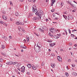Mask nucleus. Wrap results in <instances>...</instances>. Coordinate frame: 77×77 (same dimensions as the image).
Returning a JSON list of instances; mask_svg holds the SVG:
<instances>
[{
  "instance_id": "40",
  "label": "nucleus",
  "mask_w": 77,
  "mask_h": 77,
  "mask_svg": "<svg viewBox=\"0 0 77 77\" xmlns=\"http://www.w3.org/2000/svg\"><path fill=\"white\" fill-rule=\"evenodd\" d=\"M15 55L16 56H17V57H19V56H20V55H19V54H18V55L17 54H15Z\"/></svg>"
},
{
  "instance_id": "41",
  "label": "nucleus",
  "mask_w": 77,
  "mask_h": 77,
  "mask_svg": "<svg viewBox=\"0 0 77 77\" xmlns=\"http://www.w3.org/2000/svg\"><path fill=\"white\" fill-rule=\"evenodd\" d=\"M69 46H71V45H72V43H70L69 44Z\"/></svg>"
},
{
  "instance_id": "28",
  "label": "nucleus",
  "mask_w": 77,
  "mask_h": 77,
  "mask_svg": "<svg viewBox=\"0 0 77 77\" xmlns=\"http://www.w3.org/2000/svg\"><path fill=\"white\" fill-rule=\"evenodd\" d=\"M21 69H25V67L24 66H23L21 68Z\"/></svg>"
},
{
  "instance_id": "60",
  "label": "nucleus",
  "mask_w": 77,
  "mask_h": 77,
  "mask_svg": "<svg viewBox=\"0 0 77 77\" xmlns=\"http://www.w3.org/2000/svg\"><path fill=\"white\" fill-rule=\"evenodd\" d=\"M34 34L35 35H36V36H38V34H36V33H34Z\"/></svg>"
},
{
  "instance_id": "13",
  "label": "nucleus",
  "mask_w": 77,
  "mask_h": 77,
  "mask_svg": "<svg viewBox=\"0 0 77 77\" xmlns=\"http://www.w3.org/2000/svg\"><path fill=\"white\" fill-rule=\"evenodd\" d=\"M29 15L30 17H32V16H33V12H30L29 13Z\"/></svg>"
},
{
  "instance_id": "15",
  "label": "nucleus",
  "mask_w": 77,
  "mask_h": 77,
  "mask_svg": "<svg viewBox=\"0 0 77 77\" xmlns=\"http://www.w3.org/2000/svg\"><path fill=\"white\" fill-rule=\"evenodd\" d=\"M24 22L22 23L21 22H19V25H24Z\"/></svg>"
},
{
  "instance_id": "1",
  "label": "nucleus",
  "mask_w": 77,
  "mask_h": 77,
  "mask_svg": "<svg viewBox=\"0 0 77 77\" xmlns=\"http://www.w3.org/2000/svg\"><path fill=\"white\" fill-rule=\"evenodd\" d=\"M32 11L34 13L36 12V13H35V15H38V18H39V19H41V17H42L41 16V12L39 13L36 12V11H37L36 10V6H35V5H34L32 6Z\"/></svg>"
},
{
  "instance_id": "33",
  "label": "nucleus",
  "mask_w": 77,
  "mask_h": 77,
  "mask_svg": "<svg viewBox=\"0 0 77 77\" xmlns=\"http://www.w3.org/2000/svg\"><path fill=\"white\" fill-rule=\"evenodd\" d=\"M15 15H16V16H18V15H19L18 13L17 12L16 13H15Z\"/></svg>"
},
{
  "instance_id": "56",
  "label": "nucleus",
  "mask_w": 77,
  "mask_h": 77,
  "mask_svg": "<svg viewBox=\"0 0 77 77\" xmlns=\"http://www.w3.org/2000/svg\"><path fill=\"white\" fill-rule=\"evenodd\" d=\"M73 8H74V5L73 4H71Z\"/></svg>"
},
{
  "instance_id": "58",
  "label": "nucleus",
  "mask_w": 77,
  "mask_h": 77,
  "mask_svg": "<svg viewBox=\"0 0 77 77\" xmlns=\"http://www.w3.org/2000/svg\"><path fill=\"white\" fill-rule=\"evenodd\" d=\"M64 31L65 32H67V31L66 29H64Z\"/></svg>"
},
{
  "instance_id": "8",
  "label": "nucleus",
  "mask_w": 77,
  "mask_h": 77,
  "mask_svg": "<svg viewBox=\"0 0 77 77\" xmlns=\"http://www.w3.org/2000/svg\"><path fill=\"white\" fill-rule=\"evenodd\" d=\"M54 45H55L54 43H52L50 44V47H53Z\"/></svg>"
},
{
  "instance_id": "21",
  "label": "nucleus",
  "mask_w": 77,
  "mask_h": 77,
  "mask_svg": "<svg viewBox=\"0 0 77 77\" xmlns=\"http://www.w3.org/2000/svg\"><path fill=\"white\" fill-rule=\"evenodd\" d=\"M65 75H66V77H68L69 75L68 74V73L67 72H66L65 73Z\"/></svg>"
},
{
  "instance_id": "42",
  "label": "nucleus",
  "mask_w": 77,
  "mask_h": 77,
  "mask_svg": "<svg viewBox=\"0 0 77 77\" xmlns=\"http://www.w3.org/2000/svg\"><path fill=\"white\" fill-rule=\"evenodd\" d=\"M17 63L14 62L13 65H15L16 66V65H17Z\"/></svg>"
},
{
  "instance_id": "12",
  "label": "nucleus",
  "mask_w": 77,
  "mask_h": 77,
  "mask_svg": "<svg viewBox=\"0 0 77 77\" xmlns=\"http://www.w3.org/2000/svg\"><path fill=\"white\" fill-rule=\"evenodd\" d=\"M51 66L53 68H54V67L55 66V64H51Z\"/></svg>"
},
{
  "instance_id": "25",
  "label": "nucleus",
  "mask_w": 77,
  "mask_h": 77,
  "mask_svg": "<svg viewBox=\"0 0 77 77\" xmlns=\"http://www.w3.org/2000/svg\"><path fill=\"white\" fill-rule=\"evenodd\" d=\"M10 3L11 6H13V4H12V1H10Z\"/></svg>"
},
{
  "instance_id": "53",
  "label": "nucleus",
  "mask_w": 77,
  "mask_h": 77,
  "mask_svg": "<svg viewBox=\"0 0 77 77\" xmlns=\"http://www.w3.org/2000/svg\"><path fill=\"white\" fill-rule=\"evenodd\" d=\"M6 38V37H5V36H2V38Z\"/></svg>"
},
{
  "instance_id": "48",
  "label": "nucleus",
  "mask_w": 77,
  "mask_h": 77,
  "mask_svg": "<svg viewBox=\"0 0 77 77\" xmlns=\"http://www.w3.org/2000/svg\"><path fill=\"white\" fill-rule=\"evenodd\" d=\"M51 11L52 12H54V10H51Z\"/></svg>"
},
{
  "instance_id": "10",
  "label": "nucleus",
  "mask_w": 77,
  "mask_h": 77,
  "mask_svg": "<svg viewBox=\"0 0 77 77\" xmlns=\"http://www.w3.org/2000/svg\"><path fill=\"white\" fill-rule=\"evenodd\" d=\"M27 67H28L29 68H31V64H27Z\"/></svg>"
},
{
  "instance_id": "36",
  "label": "nucleus",
  "mask_w": 77,
  "mask_h": 77,
  "mask_svg": "<svg viewBox=\"0 0 77 77\" xmlns=\"http://www.w3.org/2000/svg\"><path fill=\"white\" fill-rule=\"evenodd\" d=\"M54 20H58V18L57 17H55L54 19Z\"/></svg>"
},
{
  "instance_id": "63",
  "label": "nucleus",
  "mask_w": 77,
  "mask_h": 77,
  "mask_svg": "<svg viewBox=\"0 0 77 77\" xmlns=\"http://www.w3.org/2000/svg\"><path fill=\"white\" fill-rule=\"evenodd\" d=\"M71 49H72L71 48H70L69 49V50H71Z\"/></svg>"
},
{
  "instance_id": "32",
  "label": "nucleus",
  "mask_w": 77,
  "mask_h": 77,
  "mask_svg": "<svg viewBox=\"0 0 77 77\" xmlns=\"http://www.w3.org/2000/svg\"><path fill=\"white\" fill-rule=\"evenodd\" d=\"M4 25H5V26H6V27H7V26H8V24L5 23V22L4 23Z\"/></svg>"
},
{
  "instance_id": "23",
  "label": "nucleus",
  "mask_w": 77,
  "mask_h": 77,
  "mask_svg": "<svg viewBox=\"0 0 77 77\" xmlns=\"http://www.w3.org/2000/svg\"><path fill=\"white\" fill-rule=\"evenodd\" d=\"M24 71H25V69H21V72H24Z\"/></svg>"
},
{
  "instance_id": "37",
  "label": "nucleus",
  "mask_w": 77,
  "mask_h": 77,
  "mask_svg": "<svg viewBox=\"0 0 77 77\" xmlns=\"http://www.w3.org/2000/svg\"><path fill=\"white\" fill-rule=\"evenodd\" d=\"M73 74L75 75H77V73L75 72H73Z\"/></svg>"
},
{
  "instance_id": "35",
  "label": "nucleus",
  "mask_w": 77,
  "mask_h": 77,
  "mask_svg": "<svg viewBox=\"0 0 77 77\" xmlns=\"http://www.w3.org/2000/svg\"><path fill=\"white\" fill-rule=\"evenodd\" d=\"M71 59H69L67 60V62H71Z\"/></svg>"
},
{
  "instance_id": "55",
  "label": "nucleus",
  "mask_w": 77,
  "mask_h": 77,
  "mask_svg": "<svg viewBox=\"0 0 77 77\" xmlns=\"http://www.w3.org/2000/svg\"><path fill=\"white\" fill-rule=\"evenodd\" d=\"M26 46H25L24 47H23V48H24V49H26Z\"/></svg>"
},
{
  "instance_id": "4",
  "label": "nucleus",
  "mask_w": 77,
  "mask_h": 77,
  "mask_svg": "<svg viewBox=\"0 0 77 77\" xmlns=\"http://www.w3.org/2000/svg\"><path fill=\"white\" fill-rule=\"evenodd\" d=\"M57 59L58 60L59 62H62V59L61 57H60L59 56H57Z\"/></svg>"
},
{
  "instance_id": "11",
  "label": "nucleus",
  "mask_w": 77,
  "mask_h": 77,
  "mask_svg": "<svg viewBox=\"0 0 77 77\" xmlns=\"http://www.w3.org/2000/svg\"><path fill=\"white\" fill-rule=\"evenodd\" d=\"M16 66H18V67L19 66H21V63H17L16 65Z\"/></svg>"
},
{
  "instance_id": "64",
  "label": "nucleus",
  "mask_w": 77,
  "mask_h": 77,
  "mask_svg": "<svg viewBox=\"0 0 77 77\" xmlns=\"http://www.w3.org/2000/svg\"><path fill=\"white\" fill-rule=\"evenodd\" d=\"M0 67H2V64H0Z\"/></svg>"
},
{
  "instance_id": "2",
  "label": "nucleus",
  "mask_w": 77,
  "mask_h": 77,
  "mask_svg": "<svg viewBox=\"0 0 77 77\" xmlns=\"http://www.w3.org/2000/svg\"><path fill=\"white\" fill-rule=\"evenodd\" d=\"M39 43L37 44V46L35 45L34 46V50H35V51L37 52H39L40 51V47L38 46V44Z\"/></svg>"
},
{
  "instance_id": "16",
  "label": "nucleus",
  "mask_w": 77,
  "mask_h": 77,
  "mask_svg": "<svg viewBox=\"0 0 77 77\" xmlns=\"http://www.w3.org/2000/svg\"><path fill=\"white\" fill-rule=\"evenodd\" d=\"M0 23L1 24H3V25H4V24H5V22L2 21H1L0 22Z\"/></svg>"
},
{
  "instance_id": "27",
  "label": "nucleus",
  "mask_w": 77,
  "mask_h": 77,
  "mask_svg": "<svg viewBox=\"0 0 77 77\" xmlns=\"http://www.w3.org/2000/svg\"><path fill=\"white\" fill-rule=\"evenodd\" d=\"M48 42H52V40H48Z\"/></svg>"
},
{
  "instance_id": "54",
  "label": "nucleus",
  "mask_w": 77,
  "mask_h": 77,
  "mask_svg": "<svg viewBox=\"0 0 77 77\" xmlns=\"http://www.w3.org/2000/svg\"><path fill=\"white\" fill-rule=\"evenodd\" d=\"M72 67H73L74 68V67H75V66L73 65V64H72Z\"/></svg>"
},
{
  "instance_id": "22",
  "label": "nucleus",
  "mask_w": 77,
  "mask_h": 77,
  "mask_svg": "<svg viewBox=\"0 0 77 77\" xmlns=\"http://www.w3.org/2000/svg\"><path fill=\"white\" fill-rule=\"evenodd\" d=\"M49 36H50L51 37H53V35H51L50 33H49Z\"/></svg>"
},
{
  "instance_id": "17",
  "label": "nucleus",
  "mask_w": 77,
  "mask_h": 77,
  "mask_svg": "<svg viewBox=\"0 0 77 77\" xmlns=\"http://www.w3.org/2000/svg\"><path fill=\"white\" fill-rule=\"evenodd\" d=\"M50 30L51 33H53V28H50Z\"/></svg>"
},
{
  "instance_id": "34",
  "label": "nucleus",
  "mask_w": 77,
  "mask_h": 77,
  "mask_svg": "<svg viewBox=\"0 0 77 77\" xmlns=\"http://www.w3.org/2000/svg\"><path fill=\"white\" fill-rule=\"evenodd\" d=\"M1 54L2 55L4 56H5V53H4L3 52H1Z\"/></svg>"
},
{
  "instance_id": "20",
  "label": "nucleus",
  "mask_w": 77,
  "mask_h": 77,
  "mask_svg": "<svg viewBox=\"0 0 77 77\" xmlns=\"http://www.w3.org/2000/svg\"><path fill=\"white\" fill-rule=\"evenodd\" d=\"M54 38H55V39H58V38H59V37H57L56 35L54 36Z\"/></svg>"
},
{
  "instance_id": "57",
  "label": "nucleus",
  "mask_w": 77,
  "mask_h": 77,
  "mask_svg": "<svg viewBox=\"0 0 77 77\" xmlns=\"http://www.w3.org/2000/svg\"><path fill=\"white\" fill-rule=\"evenodd\" d=\"M22 32H23V33H25V31L24 30H22Z\"/></svg>"
},
{
  "instance_id": "9",
  "label": "nucleus",
  "mask_w": 77,
  "mask_h": 77,
  "mask_svg": "<svg viewBox=\"0 0 77 77\" xmlns=\"http://www.w3.org/2000/svg\"><path fill=\"white\" fill-rule=\"evenodd\" d=\"M68 20H72L73 18L72 17H71L70 16H68Z\"/></svg>"
},
{
  "instance_id": "6",
  "label": "nucleus",
  "mask_w": 77,
  "mask_h": 77,
  "mask_svg": "<svg viewBox=\"0 0 77 77\" xmlns=\"http://www.w3.org/2000/svg\"><path fill=\"white\" fill-rule=\"evenodd\" d=\"M13 63V62H12V61L8 62L6 63L7 65H12V64Z\"/></svg>"
},
{
  "instance_id": "46",
  "label": "nucleus",
  "mask_w": 77,
  "mask_h": 77,
  "mask_svg": "<svg viewBox=\"0 0 77 77\" xmlns=\"http://www.w3.org/2000/svg\"><path fill=\"white\" fill-rule=\"evenodd\" d=\"M3 14H6V11H4L3 12H2Z\"/></svg>"
},
{
  "instance_id": "39",
  "label": "nucleus",
  "mask_w": 77,
  "mask_h": 77,
  "mask_svg": "<svg viewBox=\"0 0 77 77\" xmlns=\"http://www.w3.org/2000/svg\"><path fill=\"white\" fill-rule=\"evenodd\" d=\"M68 30L69 31V33L70 34L71 33V30H70V29H68Z\"/></svg>"
},
{
  "instance_id": "51",
  "label": "nucleus",
  "mask_w": 77,
  "mask_h": 77,
  "mask_svg": "<svg viewBox=\"0 0 77 77\" xmlns=\"http://www.w3.org/2000/svg\"><path fill=\"white\" fill-rule=\"evenodd\" d=\"M64 18H65V20H66V18H67V17H66V16H65L64 17Z\"/></svg>"
},
{
  "instance_id": "45",
  "label": "nucleus",
  "mask_w": 77,
  "mask_h": 77,
  "mask_svg": "<svg viewBox=\"0 0 77 77\" xmlns=\"http://www.w3.org/2000/svg\"><path fill=\"white\" fill-rule=\"evenodd\" d=\"M9 38H10V39H12V36H11V35L9 36Z\"/></svg>"
},
{
  "instance_id": "5",
  "label": "nucleus",
  "mask_w": 77,
  "mask_h": 77,
  "mask_svg": "<svg viewBox=\"0 0 77 77\" xmlns=\"http://www.w3.org/2000/svg\"><path fill=\"white\" fill-rule=\"evenodd\" d=\"M32 68L33 70H36L37 69V67L33 65L32 66Z\"/></svg>"
},
{
  "instance_id": "31",
  "label": "nucleus",
  "mask_w": 77,
  "mask_h": 77,
  "mask_svg": "<svg viewBox=\"0 0 77 77\" xmlns=\"http://www.w3.org/2000/svg\"><path fill=\"white\" fill-rule=\"evenodd\" d=\"M3 59L0 58V62H3Z\"/></svg>"
},
{
  "instance_id": "30",
  "label": "nucleus",
  "mask_w": 77,
  "mask_h": 77,
  "mask_svg": "<svg viewBox=\"0 0 77 77\" xmlns=\"http://www.w3.org/2000/svg\"><path fill=\"white\" fill-rule=\"evenodd\" d=\"M63 5H64V4H63V3H61V6L62 7V6H63Z\"/></svg>"
},
{
  "instance_id": "29",
  "label": "nucleus",
  "mask_w": 77,
  "mask_h": 77,
  "mask_svg": "<svg viewBox=\"0 0 77 77\" xmlns=\"http://www.w3.org/2000/svg\"><path fill=\"white\" fill-rule=\"evenodd\" d=\"M55 0H52V3H53V4H54V3L55 2Z\"/></svg>"
},
{
  "instance_id": "24",
  "label": "nucleus",
  "mask_w": 77,
  "mask_h": 77,
  "mask_svg": "<svg viewBox=\"0 0 77 77\" xmlns=\"http://www.w3.org/2000/svg\"><path fill=\"white\" fill-rule=\"evenodd\" d=\"M39 31H41L42 32H44V30L41 29V28H39Z\"/></svg>"
},
{
  "instance_id": "59",
  "label": "nucleus",
  "mask_w": 77,
  "mask_h": 77,
  "mask_svg": "<svg viewBox=\"0 0 77 77\" xmlns=\"http://www.w3.org/2000/svg\"><path fill=\"white\" fill-rule=\"evenodd\" d=\"M44 63H42V66H44Z\"/></svg>"
},
{
  "instance_id": "14",
  "label": "nucleus",
  "mask_w": 77,
  "mask_h": 77,
  "mask_svg": "<svg viewBox=\"0 0 77 77\" xmlns=\"http://www.w3.org/2000/svg\"><path fill=\"white\" fill-rule=\"evenodd\" d=\"M55 31L56 32V30H55V29H54V28H53L52 33H54V32H55Z\"/></svg>"
},
{
  "instance_id": "62",
  "label": "nucleus",
  "mask_w": 77,
  "mask_h": 77,
  "mask_svg": "<svg viewBox=\"0 0 77 77\" xmlns=\"http://www.w3.org/2000/svg\"><path fill=\"white\" fill-rule=\"evenodd\" d=\"M46 21H48V19H46Z\"/></svg>"
},
{
  "instance_id": "3",
  "label": "nucleus",
  "mask_w": 77,
  "mask_h": 77,
  "mask_svg": "<svg viewBox=\"0 0 77 77\" xmlns=\"http://www.w3.org/2000/svg\"><path fill=\"white\" fill-rule=\"evenodd\" d=\"M40 19H39V17H33L32 20H33V21H37L38 20H40Z\"/></svg>"
},
{
  "instance_id": "19",
  "label": "nucleus",
  "mask_w": 77,
  "mask_h": 77,
  "mask_svg": "<svg viewBox=\"0 0 77 77\" xmlns=\"http://www.w3.org/2000/svg\"><path fill=\"white\" fill-rule=\"evenodd\" d=\"M2 49H4V48H5V46L4 45H2Z\"/></svg>"
},
{
  "instance_id": "52",
  "label": "nucleus",
  "mask_w": 77,
  "mask_h": 77,
  "mask_svg": "<svg viewBox=\"0 0 77 77\" xmlns=\"http://www.w3.org/2000/svg\"><path fill=\"white\" fill-rule=\"evenodd\" d=\"M20 2H24V0H19Z\"/></svg>"
},
{
  "instance_id": "61",
  "label": "nucleus",
  "mask_w": 77,
  "mask_h": 77,
  "mask_svg": "<svg viewBox=\"0 0 77 77\" xmlns=\"http://www.w3.org/2000/svg\"><path fill=\"white\" fill-rule=\"evenodd\" d=\"M10 20L11 21H12V18H10Z\"/></svg>"
},
{
  "instance_id": "49",
  "label": "nucleus",
  "mask_w": 77,
  "mask_h": 77,
  "mask_svg": "<svg viewBox=\"0 0 77 77\" xmlns=\"http://www.w3.org/2000/svg\"><path fill=\"white\" fill-rule=\"evenodd\" d=\"M71 36H72V37H74V36H75V35L73 34H71Z\"/></svg>"
},
{
  "instance_id": "38",
  "label": "nucleus",
  "mask_w": 77,
  "mask_h": 77,
  "mask_svg": "<svg viewBox=\"0 0 77 77\" xmlns=\"http://www.w3.org/2000/svg\"><path fill=\"white\" fill-rule=\"evenodd\" d=\"M56 32L58 33V32H60V30H59V29L57 30H56Z\"/></svg>"
},
{
  "instance_id": "7",
  "label": "nucleus",
  "mask_w": 77,
  "mask_h": 77,
  "mask_svg": "<svg viewBox=\"0 0 77 77\" xmlns=\"http://www.w3.org/2000/svg\"><path fill=\"white\" fill-rule=\"evenodd\" d=\"M2 18L3 20H6L7 19V17L6 16H5L4 15H2Z\"/></svg>"
},
{
  "instance_id": "43",
  "label": "nucleus",
  "mask_w": 77,
  "mask_h": 77,
  "mask_svg": "<svg viewBox=\"0 0 77 77\" xmlns=\"http://www.w3.org/2000/svg\"><path fill=\"white\" fill-rule=\"evenodd\" d=\"M53 17H56V14H53Z\"/></svg>"
},
{
  "instance_id": "50",
  "label": "nucleus",
  "mask_w": 77,
  "mask_h": 77,
  "mask_svg": "<svg viewBox=\"0 0 77 77\" xmlns=\"http://www.w3.org/2000/svg\"><path fill=\"white\" fill-rule=\"evenodd\" d=\"M21 48H24V46L21 45L20 46Z\"/></svg>"
},
{
  "instance_id": "18",
  "label": "nucleus",
  "mask_w": 77,
  "mask_h": 77,
  "mask_svg": "<svg viewBox=\"0 0 77 77\" xmlns=\"http://www.w3.org/2000/svg\"><path fill=\"white\" fill-rule=\"evenodd\" d=\"M16 25H20V22L17 21L16 23Z\"/></svg>"
},
{
  "instance_id": "44",
  "label": "nucleus",
  "mask_w": 77,
  "mask_h": 77,
  "mask_svg": "<svg viewBox=\"0 0 77 77\" xmlns=\"http://www.w3.org/2000/svg\"><path fill=\"white\" fill-rule=\"evenodd\" d=\"M51 55L52 56H54V54L53 53L51 54Z\"/></svg>"
},
{
  "instance_id": "26",
  "label": "nucleus",
  "mask_w": 77,
  "mask_h": 77,
  "mask_svg": "<svg viewBox=\"0 0 77 77\" xmlns=\"http://www.w3.org/2000/svg\"><path fill=\"white\" fill-rule=\"evenodd\" d=\"M26 40L27 42H29V37H26Z\"/></svg>"
},
{
  "instance_id": "47",
  "label": "nucleus",
  "mask_w": 77,
  "mask_h": 77,
  "mask_svg": "<svg viewBox=\"0 0 77 77\" xmlns=\"http://www.w3.org/2000/svg\"><path fill=\"white\" fill-rule=\"evenodd\" d=\"M57 36H59V37L60 36V34H57Z\"/></svg>"
}]
</instances>
